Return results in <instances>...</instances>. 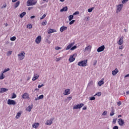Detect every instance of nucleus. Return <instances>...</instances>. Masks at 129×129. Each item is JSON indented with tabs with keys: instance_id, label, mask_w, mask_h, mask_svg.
<instances>
[{
	"instance_id": "nucleus-26",
	"label": "nucleus",
	"mask_w": 129,
	"mask_h": 129,
	"mask_svg": "<svg viewBox=\"0 0 129 129\" xmlns=\"http://www.w3.org/2000/svg\"><path fill=\"white\" fill-rule=\"evenodd\" d=\"M26 12H23L22 13H21L20 15V17L21 19H23V18H24V17H25V16H26Z\"/></svg>"
},
{
	"instance_id": "nucleus-56",
	"label": "nucleus",
	"mask_w": 129,
	"mask_h": 129,
	"mask_svg": "<svg viewBox=\"0 0 129 129\" xmlns=\"http://www.w3.org/2000/svg\"><path fill=\"white\" fill-rule=\"evenodd\" d=\"M46 42L48 43V44H50L51 43V41L50 40H48V39H46Z\"/></svg>"
},
{
	"instance_id": "nucleus-20",
	"label": "nucleus",
	"mask_w": 129,
	"mask_h": 129,
	"mask_svg": "<svg viewBox=\"0 0 129 129\" xmlns=\"http://www.w3.org/2000/svg\"><path fill=\"white\" fill-rule=\"evenodd\" d=\"M67 30V27L66 26H62L60 28V32H64V31H66Z\"/></svg>"
},
{
	"instance_id": "nucleus-31",
	"label": "nucleus",
	"mask_w": 129,
	"mask_h": 129,
	"mask_svg": "<svg viewBox=\"0 0 129 129\" xmlns=\"http://www.w3.org/2000/svg\"><path fill=\"white\" fill-rule=\"evenodd\" d=\"M21 112H18L17 115L16 116V118H19L20 116H21Z\"/></svg>"
},
{
	"instance_id": "nucleus-11",
	"label": "nucleus",
	"mask_w": 129,
	"mask_h": 129,
	"mask_svg": "<svg viewBox=\"0 0 129 129\" xmlns=\"http://www.w3.org/2000/svg\"><path fill=\"white\" fill-rule=\"evenodd\" d=\"M118 45H121L123 44V36H122L121 38H119V41L117 42Z\"/></svg>"
},
{
	"instance_id": "nucleus-27",
	"label": "nucleus",
	"mask_w": 129,
	"mask_h": 129,
	"mask_svg": "<svg viewBox=\"0 0 129 129\" xmlns=\"http://www.w3.org/2000/svg\"><path fill=\"white\" fill-rule=\"evenodd\" d=\"M73 18H74V16L73 15H71L69 16V21H72L73 20Z\"/></svg>"
},
{
	"instance_id": "nucleus-4",
	"label": "nucleus",
	"mask_w": 129,
	"mask_h": 129,
	"mask_svg": "<svg viewBox=\"0 0 129 129\" xmlns=\"http://www.w3.org/2000/svg\"><path fill=\"white\" fill-rule=\"evenodd\" d=\"M25 55H26V53L25 51H23V52H21L18 54V56L20 60H23L25 58Z\"/></svg>"
},
{
	"instance_id": "nucleus-3",
	"label": "nucleus",
	"mask_w": 129,
	"mask_h": 129,
	"mask_svg": "<svg viewBox=\"0 0 129 129\" xmlns=\"http://www.w3.org/2000/svg\"><path fill=\"white\" fill-rule=\"evenodd\" d=\"M77 56V54L75 53L70 56L69 61L70 63L72 62H73L74 61H75V58L74 57H76Z\"/></svg>"
},
{
	"instance_id": "nucleus-52",
	"label": "nucleus",
	"mask_w": 129,
	"mask_h": 129,
	"mask_svg": "<svg viewBox=\"0 0 129 129\" xmlns=\"http://www.w3.org/2000/svg\"><path fill=\"white\" fill-rule=\"evenodd\" d=\"M67 99H69V101H70L72 99V96L68 97Z\"/></svg>"
},
{
	"instance_id": "nucleus-15",
	"label": "nucleus",
	"mask_w": 129,
	"mask_h": 129,
	"mask_svg": "<svg viewBox=\"0 0 129 129\" xmlns=\"http://www.w3.org/2000/svg\"><path fill=\"white\" fill-rule=\"evenodd\" d=\"M91 45H89L87 46L84 50V52H86V51H89V52H90L91 51Z\"/></svg>"
},
{
	"instance_id": "nucleus-2",
	"label": "nucleus",
	"mask_w": 129,
	"mask_h": 129,
	"mask_svg": "<svg viewBox=\"0 0 129 129\" xmlns=\"http://www.w3.org/2000/svg\"><path fill=\"white\" fill-rule=\"evenodd\" d=\"M37 4L36 0H28L27 2V7H30V6H35Z\"/></svg>"
},
{
	"instance_id": "nucleus-53",
	"label": "nucleus",
	"mask_w": 129,
	"mask_h": 129,
	"mask_svg": "<svg viewBox=\"0 0 129 129\" xmlns=\"http://www.w3.org/2000/svg\"><path fill=\"white\" fill-rule=\"evenodd\" d=\"M43 86H44V84H41V85H38V88H41V87H43Z\"/></svg>"
},
{
	"instance_id": "nucleus-13",
	"label": "nucleus",
	"mask_w": 129,
	"mask_h": 129,
	"mask_svg": "<svg viewBox=\"0 0 129 129\" xmlns=\"http://www.w3.org/2000/svg\"><path fill=\"white\" fill-rule=\"evenodd\" d=\"M70 94V89H67L64 90V92L63 93V95H68Z\"/></svg>"
},
{
	"instance_id": "nucleus-5",
	"label": "nucleus",
	"mask_w": 129,
	"mask_h": 129,
	"mask_svg": "<svg viewBox=\"0 0 129 129\" xmlns=\"http://www.w3.org/2000/svg\"><path fill=\"white\" fill-rule=\"evenodd\" d=\"M83 106H84V104L83 103H81L80 104H78L76 105L75 106H74L73 107V109H80L82 107H83Z\"/></svg>"
},
{
	"instance_id": "nucleus-29",
	"label": "nucleus",
	"mask_w": 129,
	"mask_h": 129,
	"mask_svg": "<svg viewBox=\"0 0 129 129\" xmlns=\"http://www.w3.org/2000/svg\"><path fill=\"white\" fill-rule=\"evenodd\" d=\"M26 110L27 111H31V110H32V107H31V106H28L27 107Z\"/></svg>"
},
{
	"instance_id": "nucleus-44",
	"label": "nucleus",
	"mask_w": 129,
	"mask_h": 129,
	"mask_svg": "<svg viewBox=\"0 0 129 129\" xmlns=\"http://www.w3.org/2000/svg\"><path fill=\"white\" fill-rule=\"evenodd\" d=\"M76 15H79V12L76 11L73 14V16H76Z\"/></svg>"
},
{
	"instance_id": "nucleus-17",
	"label": "nucleus",
	"mask_w": 129,
	"mask_h": 129,
	"mask_svg": "<svg viewBox=\"0 0 129 129\" xmlns=\"http://www.w3.org/2000/svg\"><path fill=\"white\" fill-rule=\"evenodd\" d=\"M118 72V70L116 68L114 71H112V74L113 76H115V75Z\"/></svg>"
},
{
	"instance_id": "nucleus-57",
	"label": "nucleus",
	"mask_w": 129,
	"mask_h": 129,
	"mask_svg": "<svg viewBox=\"0 0 129 129\" xmlns=\"http://www.w3.org/2000/svg\"><path fill=\"white\" fill-rule=\"evenodd\" d=\"M56 62H58V61H60L61 60V57H58L56 58Z\"/></svg>"
},
{
	"instance_id": "nucleus-38",
	"label": "nucleus",
	"mask_w": 129,
	"mask_h": 129,
	"mask_svg": "<svg viewBox=\"0 0 129 129\" xmlns=\"http://www.w3.org/2000/svg\"><path fill=\"white\" fill-rule=\"evenodd\" d=\"M44 98V95H41L38 97V99H43Z\"/></svg>"
},
{
	"instance_id": "nucleus-51",
	"label": "nucleus",
	"mask_w": 129,
	"mask_h": 129,
	"mask_svg": "<svg viewBox=\"0 0 129 129\" xmlns=\"http://www.w3.org/2000/svg\"><path fill=\"white\" fill-rule=\"evenodd\" d=\"M123 49V45H121L119 47V50H122Z\"/></svg>"
},
{
	"instance_id": "nucleus-48",
	"label": "nucleus",
	"mask_w": 129,
	"mask_h": 129,
	"mask_svg": "<svg viewBox=\"0 0 129 129\" xmlns=\"http://www.w3.org/2000/svg\"><path fill=\"white\" fill-rule=\"evenodd\" d=\"M55 50H60L61 49V47H59V46H56L55 47Z\"/></svg>"
},
{
	"instance_id": "nucleus-33",
	"label": "nucleus",
	"mask_w": 129,
	"mask_h": 129,
	"mask_svg": "<svg viewBox=\"0 0 129 129\" xmlns=\"http://www.w3.org/2000/svg\"><path fill=\"white\" fill-rule=\"evenodd\" d=\"M17 39V37L15 36H13L10 38L11 41H16V39Z\"/></svg>"
},
{
	"instance_id": "nucleus-8",
	"label": "nucleus",
	"mask_w": 129,
	"mask_h": 129,
	"mask_svg": "<svg viewBox=\"0 0 129 129\" xmlns=\"http://www.w3.org/2000/svg\"><path fill=\"white\" fill-rule=\"evenodd\" d=\"M104 49H105V46H104V45H102L97 49V52H98V53L102 52L103 51H104Z\"/></svg>"
},
{
	"instance_id": "nucleus-18",
	"label": "nucleus",
	"mask_w": 129,
	"mask_h": 129,
	"mask_svg": "<svg viewBox=\"0 0 129 129\" xmlns=\"http://www.w3.org/2000/svg\"><path fill=\"white\" fill-rule=\"evenodd\" d=\"M39 78V76L38 74H36L34 75V77L32 78V81H35V80H37Z\"/></svg>"
},
{
	"instance_id": "nucleus-1",
	"label": "nucleus",
	"mask_w": 129,
	"mask_h": 129,
	"mask_svg": "<svg viewBox=\"0 0 129 129\" xmlns=\"http://www.w3.org/2000/svg\"><path fill=\"white\" fill-rule=\"evenodd\" d=\"M87 59L82 60L78 62V66H80L81 67H85V66H87Z\"/></svg>"
},
{
	"instance_id": "nucleus-47",
	"label": "nucleus",
	"mask_w": 129,
	"mask_h": 129,
	"mask_svg": "<svg viewBox=\"0 0 129 129\" xmlns=\"http://www.w3.org/2000/svg\"><path fill=\"white\" fill-rule=\"evenodd\" d=\"M106 114H107V111H104L102 113V115H106Z\"/></svg>"
},
{
	"instance_id": "nucleus-16",
	"label": "nucleus",
	"mask_w": 129,
	"mask_h": 129,
	"mask_svg": "<svg viewBox=\"0 0 129 129\" xmlns=\"http://www.w3.org/2000/svg\"><path fill=\"white\" fill-rule=\"evenodd\" d=\"M56 32H57V30L55 29H50L47 31L48 34H52V33H56Z\"/></svg>"
},
{
	"instance_id": "nucleus-46",
	"label": "nucleus",
	"mask_w": 129,
	"mask_h": 129,
	"mask_svg": "<svg viewBox=\"0 0 129 129\" xmlns=\"http://www.w3.org/2000/svg\"><path fill=\"white\" fill-rule=\"evenodd\" d=\"M117 104L118 106H120V105H121V102H120V101L117 102Z\"/></svg>"
},
{
	"instance_id": "nucleus-23",
	"label": "nucleus",
	"mask_w": 129,
	"mask_h": 129,
	"mask_svg": "<svg viewBox=\"0 0 129 129\" xmlns=\"http://www.w3.org/2000/svg\"><path fill=\"white\" fill-rule=\"evenodd\" d=\"M111 112L110 113V116L114 115V109L113 108V107H111Z\"/></svg>"
},
{
	"instance_id": "nucleus-19",
	"label": "nucleus",
	"mask_w": 129,
	"mask_h": 129,
	"mask_svg": "<svg viewBox=\"0 0 129 129\" xmlns=\"http://www.w3.org/2000/svg\"><path fill=\"white\" fill-rule=\"evenodd\" d=\"M8 90H9L7 88H1L0 93H4L5 92H7Z\"/></svg>"
},
{
	"instance_id": "nucleus-41",
	"label": "nucleus",
	"mask_w": 129,
	"mask_h": 129,
	"mask_svg": "<svg viewBox=\"0 0 129 129\" xmlns=\"http://www.w3.org/2000/svg\"><path fill=\"white\" fill-rule=\"evenodd\" d=\"M89 100H95V97H94V96L92 97H90Z\"/></svg>"
},
{
	"instance_id": "nucleus-55",
	"label": "nucleus",
	"mask_w": 129,
	"mask_h": 129,
	"mask_svg": "<svg viewBox=\"0 0 129 129\" xmlns=\"http://www.w3.org/2000/svg\"><path fill=\"white\" fill-rule=\"evenodd\" d=\"M4 8H7V4H5L2 7V9H4Z\"/></svg>"
},
{
	"instance_id": "nucleus-49",
	"label": "nucleus",
	"mask_w": 129,
	"mask_h": 129,
	"mask_svg": "<svg viewBox=\"0 0 129 129\" xmlns=\"http://www.w3.org/2000/svg\"><path fill=\"white\" fill-rule=\"evenodd\" d=\"M117 119H113V123H114V124H115V123H116V120H117Z\"/></svg>"
},
{
	"instance_id": "nucleus-60",
	"label": "nucleus",
	"mask_w": 129,
	"mask_h": 129,
	"mask_svg": "<svg viewBox=\"0 0 129 129\" xmlns=\"http://www.w3.org/2000/svg\"><path fill=\"white\" fill-rule=\"evenodd\" d=\"M30 19H35V16H32L30 17Z\"/></svg>"
},
{
	"instance_id": "nucleus-63",
	"label": "nucleus",
	"mask_w": 129,
	"mask_h": 129,
	"mask_svg": "<svg viewBox=\"0 0 129 129\" xmlns=\"http://www.w3.org/2000/svg\"><path fill=\"white\" fill-rule=\"evenodd\" d=\"M6 45H8L9 44V41H6L5 42Z\"/></svg>"
},
{
	"instance_id": "nucleus-7",
	"label": "nucleus",
	"mask_w": 129,
	"mask_h": 129,
	"mask_svg": "<svg viewBox=\"0 0 129 129\" xmlns=\"http://www.w3.org/2000/svg\"><path fill=\"white\" fill-rule=\"evenodd\" d=\"M41 41H42V36L41 35H39L35 39V43L36 44H40V43H41Z\"/></svg>"
},
{
	"instance_id": "nucleus-58",
	"label": "nucleus",
	"mask_w": 129,
	"mask_h": 129,
	"mask_svg": "<svg viewBox=\"0 0 129 129\" xmlns=\"http://www.w3.org/2000/svg\"><path fill=\"white\" fill-rule=\"evenodd\" d=\"M113 129H118V126H114L113 127Z\"/></svg>"
},
{
	"instance_id": "nucleus-45",
	"label": "nucleus",
	"mask_w": 129,
	"mask_h": 129,
	"mask_svg": "<svg viewBox=\"0 0 129 129\" xmlns=\"http://www.w3.org/2000/svg\"><path fill=\"white\" fill-rule=\"evenodd\" d=\"M12 53H13V51H8V53H7L8 56H10V55H12Z\"/></svg>"
},
{
	"instance_id": "nucleus-36",
	"label": "nucleus",
	"mask_w": 129,
	"mask_h": 129,
	"mask_svg": "<svg viewBox=\"0 0 129 129\" xmlns=\"http://www.w3.org/2000/svg\"><path fill=\"white\" fill-rule=\"evenodd\" d=\"M96 95L97 96H101V92H98L97 93L94 95V96H96Z\"/></svg>"
},
{
	"instance_id": "nucleus-50",
	"label": "nucleus",
	"mask_w": 129,
	"mask_h": 129,
	"mask_svg": "<svg viewBox=\"0 0 129 129\" xmlns=\"http://www.w3.org/2000/svg\"><path fill=\"white\" fill-rule=\"evenodd\" d=\"M127 2H128V0H123L122 1V4H125Z\"/></svg>"
},
{
	"instance_id": "nucleus-39",
	"label": "nucleus",
	"mask_w": 129,
	"mask_h": 129,
	"mask_svg": "<svg viewBox=\"0 0 129 129\" xmlns=\"http://www.w3.org/2000/svg\"><path fill=\"white\" fill-rule=\"evenodd\" d=\"M46 16H47V14H44L40 19V20H43V19H45L46 18Z\"/></svg>"
},
{
	"instance_id": "nucleus-32",
	"label": "nucleus",
	"mask_w": 129,
	"mask_h": 129,
	"mask_svg": "<svg viewBox=\"0 0 129 129\" xmlns=\"http://www.w3.org/2000/svg\"><path fill=\"white\" fill-rule=\"evenodd\" d=\"M8 71H10V68H7L3 71L2 73L4 74L6 73V72H8Z\"/></svg>"
},
{
	"instance_id": "nucleus-25",
	"label": "nucleus",
	"mask_w": 129,
	"mask_h": 129,
	"mask_svg": "<svg viewBox=\"0 0 129 129\" xmlns=\"http://www.w3.org/2000/svg\"><path fill=\"white\" fill-rule=\"evenodd\" d=\"M19 6H20V1H18L15 4V5H14L15 9H17V8L19 7Z\"/></svg>"
},
{
	"instance_id": "nucleus-14",
	"label": "nucleus",
	"mask_w": 129,
	"mask_h": 129,
	"mask_svg": "<svg viewBox=\"0 0 129 129\" xmlns=\"http://www.w3.org/2000/svg\"><path fill=\"white\" fill-rule=\"evenodd\" d=\"M52 123H53V120L50 119V120H47L46 121V123H45V124H47V125H51Z\"/></svg>"
},
{
	"instance_id": "nucleus-37",
	"label": "nucleus",
	"mask_w": 129,
	"mask_h": 129,
	"mask_svg": "<svg viewBox=\"0 0 129 129\" xmlns=\"http://www.w3.org/2000/svg\"><path fill=\"white\" fill-rule=\"evenodd\" d=\"M27 28H28V29H32V28H33V26L32 25V24H29L27 25Z\"/></svg>"
},
{
	"instance_id": "nucleus-62",
	"label": "nucleus",
	"mask_w": 129,
	"mask_h": 129,
	"mask_svg": "<svg viewBox=\"0 0 129 129\" xmlns=\"http://www.w3.org/2000/svg\"><path fill=\"white\" fill-rule=\"evenodd\" d=\"M129 77V74L125 76V78Z\"/></svg>"
},
{
	"instance_id": "nucleus-61",
	"label": "nucleus",
	"mask_w": 129,
	"mask_h": 129,
	"mask_svg": "<svg viewBox=\"0 0 129 129\" xmlns=\"http://www.w3.org/2000/svg\"><path fill=\"white\" fill-rule=\"evenodd\" d=\"M16 2H18V0H12V3H16Z\"/></svg>"
},
{
	"instance_id": "nucleus-43",
	"label": "nucleus",
	"mask_w": 129,
	"mask_h": 129,
	"mask_svg": "<svg viewBox=\"0 0 129 129\" xmlns=\"http://www.w3.org/2000/svg\"><path fill=\"white\" fill-rule=\"evenodd\" d=\"M41 24L42 26H46V25H47V21L42 22Z\"/></svg>"
},
{
	"instance_id": "nucleus-22",
	"label": "nucleus",
	"mask_w": 129,
	"mask_h": 129,
	"mask_svg": "<svg viewBox=\"0 0 129 129\" xmlns=\"http://www.w3.org/2000/svg\"><path fill=\"white\" fill-rule=\"evenodd\" d=\"M67 11H68V8L67 7V6H66L61 9L60 12H67Z\"/></svg>"
},
{
	"instance_id": "nucleus-9",
	"label": "nucleus",
	"mask_w": 129,
	"mask_h": 129,
	"mask_svg": "<svg viewBox=\"0 0 129 129\" xmlns=\"http://www.w3.org/2000/svg\"><path fill=\"white\" fill-rule=\"evenodd\" d=\"M122 7H123V5L122 4H120L118 6H117V11L116 13H119L122 9Z\"/></svg>"
},
{
	"instance_id": "nucleus-54",
	"label": "nucleus",
	"mask_w": 129,
	"mask_h": 129,
	"mask_svg": "<svg viewBox=\"0 0 129 129\" xmlns=\"http://www.w3.org/2000/svg\"><path fill=\"white\" fill-rule=\"evenodd\" d=\"M85 19L87 22L88 21H89L90 18L89 17H86Z\"/></svg>"
},
{
	"instance_id": "nucleus-35",
	"label": "nucleus",
	"mask_w": 129,
	"mask_h": 129,
	"mask_svg": "<svg viewBox=\"0 0 129 129\" xmlns=\"http://www.w3.org/2000/svg\"><path fill=\"white\" fill-rule=\"evenodd\" d=\"M77 48V46L74 45V46L72 47V48H71V50L72 51H73V50H75V49H76Z\"/></svg>"
},
{
	"instance_id": "nucleus-24",
	"label": "nucleus",
	"mask_w": 129,
	"mask_h": 129,
	"mask_svg": "<svg viewBox=\"0 0 129 129\" xmlns=\"http://www.w3.org/2000/svg\"><path fill=\"white\" fill-rule=\"evenodd\" d=\"M39 123H34L32 125V127H34V128H37L38 126H39Z\"/></svg>"
},
{
	"instance_id": "nucleus-6",
	"label": "nucleus",
	"mask_w": 129,
	"mask_h": 129,
	"mask_svg": "<svg viewBox=\"0 0 129 129\" xmlns=\"http://www.w3.org/2000/svg\"><path fill=\"white\" fill-rule=\"evenodd\" d=\"M7 103L8 104H9V105H15L16 103V101H15V100L8 99Z\"/></svg>"
},
{
	"instance_id": "nucleus-64",
	"label": "nucleus",
	"mask_w": 129,
	"mask_h": 129,
	"mask_svg": "<svg viewBox=\"0 0 129 129\" xmlns=\"http://www.w3.org/2000/svg\"><path fill=\"white\" fill-rule=\"evenodd\" d=\"M126 94H129V91H127V92H126Z\"/></svg>"
},
{
	"instance_id": "nucleus-12",
	"label": "nucleus",
	"mask_w": 129,
	"mask_h": 129,
	"mask_svg": "<svg viewBox=\"0 0 129 129\" xmlns=\"http://www.w3.org/2000/svg\"><path fill=\"white\" fill-rule=\"evenodd\" d=\"M75 44V42H72V43L70 44L69 45L67 46L66 50H69L72 48V46Z\"/></svg>"
},
{
	"instance_id": "nucleus-59",
	"label": "nucleus",
	"mask_w": 129,
	"mask_h": 129,
	"mask_svg": "<svg viewBox=\"0 0 129 129\" xmlns=\"http://www.w3.org/2000/svg\"><path fill=\"white\" fill-rule=\"evenodd\" d=\"M86 109H87V107H84L83 108V110H86Z\"/></svg>"
},
{
	"instance_id": "nucleus-30",
	"label": "nucleus",
	"mask_w": 129,
	"mask_h": 129,
	"mask_svg": "<svg viewBox=\"0 0 129 129\" xmlns=\"http://www.w3.org/2000/svg\"><path fill=\"white\" fill-rule=\"evenodd\" d=\"M93 10H94V8L92 7L91 8H90L88 10V13H91V12H92L93 11Z\"/></svg>"
},
{
	"instance_id": "nucleus-42",
	"label": "nucleus",
	"mask_w": 129,
	"mask_h": 129,
	"mask_svg": "<svg viewBox=\"0 0 129 129\" xmlns=\"http://www.w3.org/2000/svg\"><path fill=\"white\" fill-rule=\"evenodd\" d=\"M4 78H5V77H4V73H2L1 76H0V79L3 80Z\"/></svg>"
},
{
	"instance_id": "nucleus-28",
	"label": "nucleus",
	"mask_w": 129,
	"mask_h": 129,
	"mask_svg": "<svg viewBox=\"0 0 129 129\" xmlns=\"http://www.w3.org/2000/svg\"><path fill=\"white\" fill-rule=\"evenodd\" d=\"M98 84L99 86H101V85L104 84V82H103V81H100Z\"/></svg>"
},
{
	"instance_id": "nucleus-40",
	"label": "nucleus",
	"mask_w": 129,
	"mask_h": 129,
	"mask_svg": "<svg viewBox=\"0 0 129 129\" xmlns=\"http://www.w3.org/2000/svg\"><path fill=\"white\" fill-rule=\"evenodd\" d=\"M74 23H75V20H72V21L69 23V25H73V24H74Z\"/></svg>"
},
{
	"instance_id": "nucleus-34",
	"label": "nucleus",
	"mask_w": 129,
	"mask_h": 129,
	"mask_svg": "<svg viewBox=\"0 0 129 129\" xmlns=\"http://www.w3.org/2000/svg\"><path fill=\"white\" fill-rule=\"evenodd\" d=\"M16 97H17V95H16V94L15 93H13L12 94V97L11 98H12L13 99H14V98H16Z\"/></svg>"
},
{
	"instance_id": "nucleus-10",
	"label": "nucleus",
	"mask_w": 129,
	"mask_h": 129,
	"mask_svg": "<svg viewBox=\"0 0 129 129\" xmlns=\"http://www.w3.org/2000/svg\"><path fill=\"white\" fill-rule=\"evenodd\" d=\"M118 123L121 126H122V125H123V124H124V120H123L121 118H119L118 119Z\"/></svg>"
},
{
	"instance_id": "nucleus-21",
	"label": "nucleus",
	"mask_w": 129,
	"mask_h": 129,
	"mask_svg": "<svg viewBox=\"0 0 129 129\" xmlns=\"http://www.w3.org/2000/svg\"><path fill=\"white\" fill-rule=\"evenodd\" d=\"M28 98H29V95H28V93H24L22 95V98H23V99H26Z\"/></svg>"
}]
</instances>
